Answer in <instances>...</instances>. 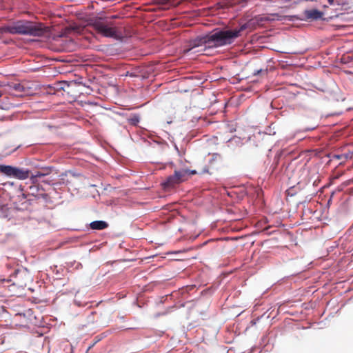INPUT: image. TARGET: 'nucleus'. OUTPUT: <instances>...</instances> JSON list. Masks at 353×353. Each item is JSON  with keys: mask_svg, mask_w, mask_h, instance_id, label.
Returning <instances> with one entry per match:
<instances>
[{"mask_svg": "<svg viewBox=\"0 0 353 353\" xmlns=\"http://www.w3.org/2000/svg\"><path fill=\"white\" fill-rule=\"evenodd\" d=\"M246 24H243L238 29L219 30L212 34L197 37L189 43V49L191 50L196 47L205 46V48L220 47L231 44L235 39L240 36V33L245 30Z\"/></svg>", "mask_w": 353, "mask_h": 353, "instance_id": "nucleus-1", "label": "nucleus"}, {"mask_svg": "<svg viewBox=\"0 0 353 353\" xmlns=\"http://www.w3.org/2000/svg\"><path fill=\"white\" fill-rule=\"evenodd\" d=\"M3 30L10 34H18L41 37L50 32L48 27L41 23H34L29 21H18L12 25L5 26Z\"/></svg>", "mask_w": 353, "mask_h": 353, "instance_id": "nucleus-2", "label": "nucleus"}, {"mask_svg": "<svg viewBox=\"0 0 353 353\" xmlns=\"http://www.w3.org/2000/svg\"><path fill=\"white\" fill-rule=\"evenodd\" d=\"M90 25L97 33L103 37L117 39H121L123 37L121 29L115 27L112 21L98 19L94 20Z\"/></svg>", "mask_w": 353, "mask_h": 353, "instance_id": "nucleus-3", "label": "nucleus"}, {"mask_svg": "<svg viewBox=\"0 0 353 353\" xmlns=\"http://www.w3.org/2000/svg\"><path fill=\"white\" fill-rule=\"evenodd\" d=\"M208 170L205 168H198V170H175L174 174L176 177V179L179 183H181L188 179L189 175H194V174H205V173L208 172Z\"/></svg>", "mask_w": 353, "mask_h": 353, "instance_id": "nucleus-4", "label": "nucleus"}, {"mask_svg": "<svg viewBox=\"0 0 353 353\" xmlns=\"http://www.w3.org/2000/svg\"><path fill=\"white\" fill-rule=\"evenodd\" d=\"M223 164L222 157L219 154H213L212 159L209 161V165L203 166L208 170L205 174H212L213 171L219 170Z\"/></svg>", "mask_w": 353, "mask_h": 353, "instance_id": "nucleus-5", "label": "nucleus"}, {"mask_svg": "<svg viewBox=\"0 0 353 353\" xmlns=\"http://www.w3.org/2000/svg\"><path fill=\"white\" fill-rule=\"evenodd\" d=\"M303 14L306 19L317 20L322 18L323 13L316 9H311L305 10Z\"/></svg>", "mask_w": 353, "mask_h": 353, "instance_id": "nucleus-6", "label": "nucleus"}, {"mask_svg": "<svg viewBox=\"0 0 353 353\" xmlns=\"http://www.w3.org/2000/svg\"><path fill=\"white\" fill-rule=\"evenodd\" d=\"M288 18V16L285 15H281L278 13H272L268 14L267 15H263L259 17V19H258L260 21H283Z\"/></svg>", "mask_w": 353, "mask_h": 353, "instance_id": "nucleus-7", "label": "nucleus"}, {"mask_svg": "<svg viewBox=\"0 0 353 353\" xmlns=\"http://www.w3.org/2000/svg\"><path fill=\"white\" fill-rule=\"evenodd\" d=\"M12 176L19 179H26L29 177V171L13 167Z\"/></svg>", "mask_w": 353, "mask_h": 353, "instance_id": "nucleus-8", "label": "nucleus"}, {"mask_svg": "<svg viewBox=\"0 0 353 353\" xmlns=\"http://www.w3.org/2000/svg\"><path fill=\"white\" fill-rule=\"evenodd\" d=\"M179 184L175 174L169 176L166 180L162 183L165 189L174 188L175 185Z\"/></svg>", "mask_w": 353, "mask_h": 353, "instance_id": "nucleus-9", "label": "nucleus"}, {"mask_svg": "<svg viewBox=\"0 0 353 353\" xmlns=\"http://www.w3.org/2000/svg\"><path fill=\"white\" fill-rule=\"evenodd\" d=\"M90 227L92 230H102L108 227V223L104 221H94L90 223Z\"/></svg>", "mask_w": 353, "mask_h": 353, "instance_id": "nucleus-10", "label": "nucleus"}, {"mask_svg": "<svg viewBox=\"0 0 353 353\" xmlns=\"http://www.w3.org/2000/svg\"><path fill=\"white\" fill-rule=\"evenodd\" d=\"M51 172H52L51 168H48V167L41 168L39 170H37L34 172V174L32 175V178L36 179V178H40L42 176H45L50 174L51 173Z\"/></svg>", "mask_w": 353, "mask_h": 353, "instance_id": "nucleus-11", "label": "nucleus"}, {"mask_svg": "<svg viewBox=\"0 0 353 353\" xmlns=\"http://www.w3.org/2000/svg\"><path fill=\"white\" fill-rule=\"evenodd\" d=\"M353 157V154L352 152H347L341 154H334L333 155V159L341 160L342 163L345 162L347 159H352Z\"/></svg>", "mask_w": 353, "mask_h": 353, "instance_id": "nucleus-12", "label": "nucleus"}, {"mask_svg": "<svg viewBox=\"0 0 353 353\" xmlns=\"http://www.w3.org/2000/svg\"><path fill=\"white\" fill-rule=\"evenodd\" d=\"M12 166L0 165V172L6 174L7 176H12Z\"/></svg>", "mask_w": 353, "mask_h": 353, "instance_id": "nucleus-13", "label": "nucleus"}, {"mask_svg": "<svg viewBox=\"0 0 353 353\" xmlns=\"http://www.w3.org/2000/svg\"><path fill=\"white\" fill-rule=\"evenodd\" d=\"M139 121H140V117L137 114L131 115L130 117V118L128 119L129 123L131 125H135V126L138 125V123H139Z\"/></svg>", "mask_w": 353, "mask_h": 353, "instance_id": "nucleus-14", "label": "nucleus"}, {"mask_svg": "<svg viewBox=\"0 0 353 353\" xmlns=\"http://www.w3.org/2000/svg\"><path fill=\"white\" fill-rule=\"evenodd\" d=\"M12 88L17 91V92H23L24 90V87L21 83H13Z\"/></svg>", "mask_w": 353, "mask_h": 353, "instance_id": "nucleus-15", "label": "nucleus"}, {"mask_svg": "<svg viewBox=\"0 0 353 353\" xmlns=\"http://www.w3.org/2000/svg\"><path fill=\"white\" fill-rule=\"evenodd\" d=\"M327 2L330 5H343L346 3L344 0H327Z\"/></svg>", "mask_w": 353, "mask_h": 353, "instance_id": "nucleus-16", "label": "nucleus"}, {"mask_svg": "<svg viewBox=\"0 0 353 353\" xmlns=\"http://www.w3.org/2000/svg\"><path fill=\"white\" fill-rule=\"evenodd\" d=\"M267 73H268V70L267 69H265V70L260 69V70H257L254 72V75H257V74H267Z\"/></svg>", "mask_w": 353, "mask_h": 353, "instance_id": "nucleus-17", "label": "nucleus"}, {"mask_svg": "<svg viewBox=\"0 0 353 353\" xmlns=\"http://www.w3.org/2000/svg\"><path fill=\"white\" fill-rule=\"evenodd\" d=\"M158 3L161 5H170L171 0H158Z\"/></svg>", "mask_w": 353, "mask_h": 353, "instance_id": "nucleus-18", "label": "nucleus"}, {"mask_svg": "<svg viewBox=\"0 0 353 353\" xmlns=\"http://www.w3.org/2000/svg\"><path fill=\"white\" fill-rule=\"evenodd\" d=\"M8 281H6L5 279H3V280H0V287L3 286V285L6 283V282H8Z\"/></svg>", "mask_w": 353, "mask_h": 353, "instance_id": "nucleus-19", "label": "nucleus"}, {"mask_svg": "<svg viewBox=\"0 0 353 353\" xmlns=\"http://www.w3.org/2000/svg\"><path fill=\"white\" fill-rule=\"evenodd\" d=\"M93 345H94V344H92L91 346H90V347H88V350H89L90 349H91V347H92Z\"/></svg>", "mask_w": 353, "mask_h": 353, "instance_id": "nucleus-20", "label": "nucleus"}, {"mask_svg": "<svg viewBox=\"0 0 353 353\" xmlns=\"http://www.w3.org/2000/svg\"><path fill=\"white\" fill-rule=\"evenodd\" d=\"M1 95H2V93L0 92V97H1Z\"/></svg>", "mask_w": 353, "mask_h": 353, "instance_id": "nucleus-21", "label": "nucleus"}]
</instances>
